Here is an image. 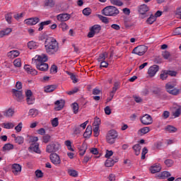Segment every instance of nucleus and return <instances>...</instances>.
<instances>
[{
    "mask_svg": "<svg viewBox=\"0 0 181 181\" xmlns=\"http://www.w3.org/2000/svg\"><path fill=\"white\" fill-rule=\"evenodd\" d=\"M45 50L47 54L49 56H54L57 53H59L60 50V47L59 46V42L56 38L53 37H47L44 42Z\"/></svg>",
    "mask_w": 181,
    "mask_h": 181,
    "instance_id": "nucleus-1",
    "label": "nucleus"
},
{
    "mask_svg": "<svg viewBox=\"0 0 181 181\" xmlns=\"http://www.w3.org/2000/svg\"><path fill=\"white\" fill-rule=\"evenodd\" d=\"M46 62H47V55L46 54L36 55L32 59V64H35L37 70L40 71H47L49 70V64Z\"/></svg>",
    "mask_w": 181,
    "mask_h": 181,
    "instance_id": "nucleus-2",
    "label": "nucleus"
},
{
    "mask_svg": "<svg viewBox=\"0 0 181 181\" xmlns=\"http://www.w3.org/2000/svg\"><path fill=\"white\" fill-rule=\"evenodd\" d=\"M102 13L105 16H117L119 15V10L114 6H108L102 10Z\"/></svg>",
    "mask_w": 181,
    "mask_h": 181,
    "instance_id": "nucleus-3",
    "label": "nucleus"
},
{
    "mask_svg": "<svg viewBox=\"0 0 181 181\" xmlns=\"http://www.w3.org/2000/svg\"><path fill=\"white\" fill-rule=\"evenodd\" d=\"M175 87H176V84L172 83L171 82L165 84V90L169 94H171V95H179L180 94V89Z\"/></svg>",
    "mask_w": 181,
    "mask_h": 181,
    "instance_id": "nucleus-4",
    "label": "nucleus"
},
{
    "mask_svg": "<svg viewBox=\"0 0 181 181\" xmlns=\"http://www.w3.org/2000/svg\"><path fill=\"white\" fill-rule=\"evenodd\" d=\"M117 138H118V133L115 129H112L108 132L106 136V141L107 144L112 145V144H115Z\"/></svg>",
    "mask_w": 181,
    "mask_h": 181,
    "instance_id": "nucleus-5",
    "label": "nucleus"
},
{
    "mask_svg": "<svg viewBox=\"0 0 181 181\" xmlns=\"http://www.w3.org/2000/svg\"><path fill=\"white\" fill-rule=\"evenodd\" d=\"M146 52H148V47L145 45H140L136 47L133 49L132 53H134V54H137L138 56H144Z\"/></svg>",
    "mask_w": 181,
    "mask_h": 181,
    "instance_id": "nucleus-6",
    "label": "nucleus"
},
{
    "mask_svg": "<svg viewBox=\"0 0 181 181\" xmlns=\"http://www.w3.org/2000/svg\"><path fill=\"white\" fill-rule=\"evenodd\" d=\"M60 149V144L59 143H51L48 144L46 148V152L48 153H53L57 152Z\"/></svg>",
    "mask_w": 181,
    "mask_h": 181,
    "instance_id": "nucleus-7",
    "label": "nucleus"
},
{
    "mask_svg": "<svg viewBox=\"0 0 181 181\" xmlns=\"http://www.w3.org/2000/svg\"><path fill=\"white\" fill-rule=\"evenodd\" d=\"M101 31V25H94L90 28V32L88 33V37H94L95 34Z\"/></svg>",
    "mask_w": 181,
    "mask_h": 181,
    "instance_id": "nucleus-8",
    "label": "nucleus"
},
{
    "mask_svg": "<svg viewBox=\"0 0 181 181\" xmlns=\"http://www.w3.org/2000/svg\"><path fill=\"white\" fill-rule=\"evenodd\" d=\"M12 93L15 97V100H16L18 103H22V101H23V98H25V96H23V92L22 90L13 89Z\"/></svg>",
    "mask_w": 181,
    "mask_h": 181,
    "instance_id": "nucleus-9",
    "label": "nucleus"
},
{
    "mask_svg": "<svg viewBox=\"0 0 181 181\" xmlns=\"http://www.w3.org/2000/svg\"><path fill=\"white\" fill-rule=\"evenodd\" d=\"M140 121L143 125H151L153 122L152 117L148 114H146L141 117L140 118Z\"/></svg>",
    "mask_w": 181,
    "mask_h": 181,
    "instance_id": "nucleus-10",
    "label": "nucleus"
},
{
    "mask_svg": "<svg viewBox=\"0 0 181 181\" xmlns=\"http://www.w3.org/2000/svg\"><path fill=\"white\" fill-rule=\"evenodd\" d=\"M49 159L54 165L57 166V165H60L62 163V160H60V156L57 155V153H52L49 155Z\"/></svg>",
    "mask_w": 181,
    "mask_h": 181,
    "instance_id": "nucleus-11",
    "label": "nucleus"
},
{
    "mask_svg": "<svg viewBox=\"0 0 181 181\" xmlns=\"http://www.w3.org/2000/svg\"><path fill=\"white\" fill-rule=\"evenodd\" d=\"M158 71H159V66L153 65L148 68V74L149 77H154Z\"/></svg>",
    "mask_w": 181,
    "mask_h": 181,
    "instance_id": "nucleus-12",
    "label": "nucleus"
},
{
    "mask_svg": "<svg viewBox=\"0 0 181 181\" xmlns=\"http://www.w3.org/2000/svg\"><path fill=\"white\" fill-rule=\"evenodd\" d=\"M11 170L16 176H18L22 172V166L18 163H14L11 166Z\"/></svg>",
    "mask_w": 181,
    "mask_h": 181,
    "instance_id": "nucleus-13",
    "label": "nucleus"
},
{
    "mask_svg": "<svg viewBox=\"0 0 181 181\" xmlns=\"http://www.w3.org/2000/svg\"><path fill=\"white\" fill-rule=\"evenodd\" d=\"M40 19L38 17L30 18L25 20V25H29L30 26H33V25H36L39 23Z\"/></svg>",
    "mask_w": 181,
    "mask_h": 181,
    "instance_id": "nucleus-14",
    "label": "nucleus"
},
{
    "mask_svg": "<svg viewBox=\"0 0 181 181\" xmlns=\"http://www.w3.org/2000/svg\"><path fill=\"white\" fill-rule=\"evenodd\" d=\"M173 112L172 114L175 118H177L178 117H180L181 114V107L180 105H177L176 104H174L173 106Z\"/></svg>",
    "mask_w": 181,
    "mask_h": 181,
    "instance_id": "nucleus-15",
    "label": "nucleus"
},
{
    "mask_svg": "<svg viewBox=\"0 0 181 181\" xmlns=\"http://www.w3.org/2000/svg\"><path fill=\"white\" fill-rule=\"evenodd\" d=\"M24 70H25L28 74H31V76H36L37 74V71L32 68L30 65H25Z\"/></svg>",
    "mask_w": 181,
    "mask_h": 181,
    "instance_id": "nucleus-16",
    "label": "nucleus"
},
{
    "mask_svg": "<svg viewBox=\"0 0 181 181\" xmlns=\"http://www.w3.org/2000/svg\"><path fill=\"white\" fill-rule=\"evenodd\" d=\"M57 21H59L60 22H66V21H69L70 19V14L69 13H61L59 14L57 16Z\"/></svg>",
    "mask_w": 181,
    "mask_h": 181,
    "instance_id": "nucleus-17",
    "label": "nucleus"
},
{
    "mask_svg": "<svg viewBox=\"0 0 181 181\" xmlns=\"http://www.w3.org/2000/svg\"><path fill=\"white\" fill-rule=\"evenodd\" d=\"M150 170L151 173H158L162 170V166L160 164L156 163L153 166L151 167Z\"/></svg>",
    "mask_w": 181,
    "mask_h": 181,
    "instance_id": "nucleus-18",
    "label": "nucleus"
},
{
    "mask_svg": "<svg viewBox=\"0 0 181 181\" xmlns=\"http://www.w3.org/2000/svg\"><path fill=\"white\" fill-rule=\"evenodd\" d=\"M149 7L146 4H141L139 7V12L141 13V15H145L146 12H148Z\"/></svg>",
    "mask_w": 181,
    "mask_h": 181,
    "instance_id": "nucleus-19",
    "label": "nucleus"
},
{
    "mask_svg": "<svg viewBox=\"0 0 181 181\" xmlns=\"http://www.w3.org/2000/svg\"><path fill=\"white\" fill-rule=\"evenodd\" d=\"M92 134H93V127H91V125H88L83 134V136L85 138H90Z\"/></svg>",
    "mask_w": 181,
    "mask_h": 181,
    "instance_id": "nucleus-20",
    "label": "nucleus"
},
{
    "mask_svg": "<svg viewBox=\"0 0 181 181\" xmlns=\"http://www.w3.org/2000/svg\"><path fill=\"white\" fill-rule=\"evenodd\" d=\"M21 53L18 50H12L7 53V57L8 59H15V57H18Z\"/></svg>",
    "mask_w": 181,
    "mask_h": 181,
    "instance_id": "nucleus-21",
    "label": "nucleus"
},
{
    "mask_svg": "<svg viewBox=\"0 0 181 181\" xmlns=\"http://www.w3.org/2000/svg\"><path fill=\"white\" fill-rule=\"evenodd\" d=\"M55 105H57V107L55 108L56 111H60L61 110H63L64 107V100H57L55 102Z\"/></svg>",
    "mask_w": 181,
    "mask_h": 181,
    "instance_id": "nucleus-22",
    "label": "nucleus"
},
{
    "mask_svg": "<svg viewBox=\"0 0 181 181\" xmlns=\"http://www.w3.org/2000/svg\"><path fill=\"white\" fill-rule=\"evenodd\" d=\"M88 145L87 143H83L81 146L78 147L79 151H83V153H79L81 156H84L86 151H87Z\"/></svg>",
    "mask_w": 181,
    "mask_h": 181,
    "instance_id": "nucleus-23",
    "label": "nucleus"
},
{
    "mask_svg": "<svg viewBox=\"0 0 181 181\" xmlns=\"http://www.w3.org/2000/svg\"><path fill=\"white\" fill-rule=\"evenodd\" d=\"M57 88V85H48L45 87V93H53Z\"/></svg>",
    "mask_w": 181,
    "mask_h": 181,
    "instance_id": "nucleus-24",
    "label": "nucleus"
},
{
    "mask_svg": "<svg viewBox=\"0 0 181 181\" xmlns=\"http://www.w3.org/2000/svg\"><path fill=\"white\" fill-rule=\"evenodd\" d=\"M50 23H52V21L51 20H48L46 21H42L39 24V28L38 30L39 32H42V30L44 29L45 26H47V25H50Z\"/></svg>",
    "mask_w": 181,
    "mask_h": 181,
    "instance_id": "nucleus-25",
    "label": "nucleus"
},
{
    "mask_svg": "<svg viewBox=\"0 0 181 181\" xmlns=\"http://www.w3.org/2000/svg\"><path fill=\"white\" fill-rule=\"evenodd\" d=\"M29 149L35 152V153H40V149H39V144L36 143L35 144H33L30 146Z\"/></svg>",
    "mask_w": 181,
    "mask_h": 181,
    "instance_id": "nucleus-26",
    "label": "nucleus"
},
{
    "mask_svg": "<svg viewBox=\"0 0 181 181\" xmlns=\"http://www.w3.org/2000/svg\"><path fill=\"white\" fill-rule=\"evenodd\" d=\"M66 74H68V76H70V78H71V80H72V81L74 84H76V83H78V79L76 76V74H74L69 71H66Z\"/></svg>",
    "mask_w": 181,
    "mask_h": 181,
    "instance_id": "nucleus-27",
    "label": "nucleus"
},
{
    "mask_svg": "<svg viewBox=\"0 0 181 181\" xmlns=\"http://www.w3.org/2000/svg\"><path fill=\"white\" fill-rule=\"evenodd\" d=\"M38 46H39V44L35 41H30L28 43V47L30 50H32L33 49H37Z\"/></svg>",
    "mask_w": 181,
    "mask_h": 181,
    "instance_id": "nucleus-28",
    "label": "nucleus"
},
{
    "mask_svg": "<svg viewBox=\"0 0 181 181\" xmlns=\"http://www.w3.org/2000/svg\"><path fill=\"white\" fill-rule=\"evenodd\" d=\"M133 149L135 152V155H136V156H138V155H139V153H141V145H139V144H135L134 146H133Z\"/></svg>",
    "mask_w": 181,
    "mask_h": 181,
    "instance_id": "nucleus-29",
    "label": "nucleus"
},
{
    "mask_svg": "<svg viewBox=\"0 0 181 181\" xmlns=\"http://www.w3.org/2000/svg\"><path fill=\"white\" fill-rule=\"evenodd\" d=\"M165 129L170 133L176 132L177 131V129L172 125H168Z\"/></svg>",
    "mask_w": 181,
    "mask_h": 181,
    "instance_id": "nucleus-30",
    "label": "nucleus"
},
{
    "mask_svg": "<svg viewBox=\"0 0 181 181\" xmlns=\"http://www.w3.org/2000/svg\"><path fill=\"white\" fill-rule=\"evenodd\" d=\"M156 21V17L154 15L151 14L150 17L146 20V23L148 25H152L154 22Z\"/></svg>",
    "mask_w": 181,
    "mask_h": 181,
    "instance_id": "nucleus-31",
    "label": "nucleus"
},
{
    "mask_svg": "<svg viewBox=\"0 0 181 181\" xmlns=\"http://www.w3.org/2000/svg\"><path fill=\"white\" fill-rule=\"evenodd\" d=\"M3 151L5 152V151H11V149H13V144H6L3 148Z\"/></svg>",
    "mask_w": 181,
    "mask_h": 181,
    "instance_id": "nucleus-32",
    "label": "nucleus"
},
{
    "mask_svg": "<svg viewBox=\"0 0 181 181\" xmlns=\"http://www.w3.org/2000/svg\"><path fill=\"white\" fill-rule=\"evenodd\" d=\"M37 114H39V112H37V110L35 109H30L28 112V115L30 117H32L33 118H35V117H36Z\"/></svg>",
    "mask_w": 181,
    "mask_h": 181,
    "instance_id": "nucleus-33",
    "label": "nucleus"
},
{
    "mask_svg": "<svg viewBox=\"0 0 181 181\" xmlns=\"http://www.w3.org/2000/svg\"><path fill=\"white\" fill-rule=\"evenodd\" d=\"M105 166H106V168H111L112 166H114V161L112 160V158H107L105 161Z\"/></svg>",
    "mask_w": 181,
    "mask_h": 181,
    "instance_id": "nucleus-34",
    "label": "nucleus"
},
{
    "mask_svg": "<svg viewBox=\"0 0 181 181\" xmlns=\"http://www.w3.org/2000/svg\"><path fill=\"white\" fill-rule=\"evenodd\" d=\"M15 114V111L12 108H8L4 113V117H12Z\"/></svg>",
    "mask_w": 181,
    "mask_h": 181,
    "instance_id": "nucleus-35",
    "label": "nucleus"
},
{
    "mask_svg": "<svg viewBox=\"0 0 181 181\" xmlns=\"http://www.w3.org/2000/svg\"><path fill=\"white\" fill-rule=\"evenodd\" d=\"M25 141V139L22 136H18L16 138L15 142L16 144H18V145H22Z\"/></svg>",
    "mask_w": 181,
    "mask_h": 181,
    "instance_id": "nucleus-36",
    "label": "nucleus"
},
{
    "mask_svg": "<svg viewBox=\"0 0 181 181\" xmlns=\"http://www.w3.org/2000/svg\"><path fill=\"white\" fill-rule=\"evenodd\" d=\"M149 131H151V129L149 128V127H145L140 129L139 130V132H140V134H142V135H145V134H148Z\"/></svg>",
    "mask_w": 181,
    "mask_h": 181,
    "instance_id": "nucleus-37",
    "label": "nucleus"
},
{
    "mask_svg": "<svg viewBox=\"0 0 181 181\" xmlns=\"http://www.w3.org/2000/svg\"><path fill=\"white\" fill-rule=\"evenodd\" d=\"M110 3L112 5H115L116 6H122L124 5V3L120 0H110Z\"/></svg>",
    "mask_w": 181,
    "mask_h": 181,
    "instance_id": "nucleus-38",
    "label": "nucleus"
},
{
    "mask_svg": "<svg viewBox=\"0 0 181 181\" xmlns=\"http://www.w3.org/2000/svg\"><path fill=\"white\" fill-rule=\"evenodd\" d=\"M74 114H78V103H74L71 105Z\"/></svg>",
    "mask_w": 181,
    "mask_h": 181,
    "instance_id": "nucleus-39",
    "label": "nucleus"
},
{
    "mask_svg": "<svg viewBox=\"0 0 181 181\" xmlns=\"http://www.w3.org/2000/svg\"><path fill=\"white\" fill-rule=\"evenodd\" d=\"M170 176V173L168 171H163L161 173L160 177V179H166Z\"/></svg>",
    "mask_w": 181,
    "mask_h": 181,
    "instance_id": "nucleus-40",
    "label": "nucleus"
},
{
    "mask_svg": "<svg viewBox=\"0 0 181 181\" xmlns=\"http://www.w3.org/2000/svg\"><path fill=\"white\" fill-rule=\"evenodd\" d=\"M107 57H108V54L107 52H105L99 55L98 60L99 62H104V60H105Z\"/></svg>",
    "mask_w": 181,
    "mask_h": 181,
    "instance_id": "nucleus-41",
    "label": "nucleus"
},
{
    "mask_svg": "<svg viewBox=\"0 0 181 181\" xmlns=\"http://www.w3.org/2000/svg\"><path fill=\"white\" fill-rule=\"evenodd\" d=\"M5 19L6 22L11 25L12 23V13H9L5 15Z\"/></svg>",
    "mask_w": 181,
    "mask_h": 181,
    "instance_id": "nucleus-42",
    "label": "nucleus"
},
{
    "mask_svg": "<svg viewBox=\"0 0 181 181\" xmlns=\"http://www.w3.org/2000/svg\"><path fill=\"white\" fill-rule=\"evenodd\" d=\"M68 173L69 176H72L73 177H77L78 176V173L76 170H69Z\"/></svg>",
    "mask_w": 181,
    "mask_h": 181,
    "instance_id": "nucleus-43",
    "label": "nucleus"
},
{
    "mask_svg": "<svg viewBox=\"0 0 181 181\" xmlns=\"http://www.w3.org/2000/svg\"><path fill=\"white\" fill-rule=\"evenodd\" d=\"M59 28L62 29L63 32H66V30H69V25L64 22H62L59 24Z\"/></svg>",
    "mask_w": 181,
    "mask_h": 181,
    "instance_id": "nucleus-44",
    "label": "nucleus"
},
{
    "mask_svg": "<svg viewBox=\"0 0 181 181\" xmlns=\"http://www.w3.org/2000/svg\"><path fill=\"white\" fill-rule=\"evenodd\" d=\"M13 64L15 67H21L22 66V60L18 58L13 61Z\"/></svg>",
    "mask_w": 181,
    "mask_h": 181,
    "instance_id": "nucleus-45",
    "label": "nucleus"
},
{
    "mask_svg": "<svg viewBox=\"0 0 181 181\" xmlns=\"http://www.w3.org/2000/svg\"><path fill=\"white\" fill-rule=\"evenodd\" d=\"M45 6H50L53 8L54 6V0H45Z\"/></svg>",
    "mask_w": 181,
    "mask_h": 181,
    "instance_id": "nucleus-46",
    "label": "nucleus"
},
{
    "mask_svg": "<svg viewBox=\"0 0 181 181\" xmlns=\"http://www.w3.org/2000/svg\"><path fill=\"white\" fill-rule=\"evenodd\" d=\"M168 71H164L160 74V78L161 80H166L168 78Z\"/></svg>",
    "mask_w": 181,
    "mask_h": 181,
    "instance_id": "nucleus-47",
    "label": "nucleus"
},
{
    "mask_svg": "<svg viewBox=\"0 0 181 181\" xmlns=\"http://www.w3.org/2000/svg\"><path fill=\"white\" fill-rule=\"evenodd\" d=\"M93 128V134L94 136L97 137L98 135H100V127L99 126H94Z\"/></svg>",
    "mask_w": 181,
    "mask_h": 181,
    "instance_id": "nucleus-48",
    "label": "nucleus"
},
{
    "mask_svg": "<svg viewBox=\"0 0 181 181\" xmlns=\"http://www.w3.org/2000/svg\"><path fill=\"white\" fill-rule=\"evenodd\" d=\"M26 101L28 105H32V104H35V98L33 96L26 98Z\"/></svg>",
    "mask_w": 181,
    "mask_h": 181,
    "instance_id": "nucleus-49",
    "label": "nucleus"
},
{
    "mask_svg": "<svg viewBox=\"0 0 181 181\" xmlns=\"http://www.w3.org/2000/svg\"><path fill=\"white\" fill-rule=\"evenodd\" d=\"M35 175L36 177H37L38 179L43 177V172H42L41 170H35Z\"/></svg>",
    "mask_w": 181,
    "mask_h": 181,
    "instance_id": "nucleus-50",
    "label": "nucleus"
},
{
    "mask_svg": "<svg viewBox=\"0 0 181 181\" xmlns=\"http://www.w3.org/2000/svg\"><path fill=\"white\" fill-rule=\"evenodd\" d=\"M83 13L85 16H90L91 15V8H86L83 10Z\"/></svg>",
    "mask_w": 181,
    "mask_h": 181,
    "instance_id": "nucleus-51",
    "label": "nucleus"
},
{
    "mask_svg": "<svg viewBox=\"0 0 181 181\" xmlns=\"http://www.w3.org/2000/svg\"><path fill=\"white\" fill-rule=\"evenodd\" d=\"M165 165L168 167V168H170L172 166H173V161L172 159H167L164 161Z\"/></svg>",
    "mask_w": 181,
    "mask_h": 181,
    "instance_id": "nucleus-52",
    "label": "nucleus"
},
{
    "mask_svg": "<svg viewBox=\"0 0 181 181\" xmlns=\"http://www.w3.org/2000/svg\"><path fill=\"white\" fill-rule=\"evenodd\" d=\"M52 125L54 128L59 126V119L57 117H55L52 120Z\"/></svg>",
    "mask_w": 181,
    "mask_h": 181,
    "instance_id": "nucleus-53",
    "label": "nucleus"
},
{
    "mask_svg": "<svg viewBox=\"0 0 181 181\" xmlns=\"http://www.w3.org/2000/svg\"><path fill=\"white\" fill-rule=\"evenodd\" d=\"M99 19L103 23H108L110 21H108V18L103 16L101 15H98Z\"/></svg>",
    "mask_w": 181,
    "mask_h": 181,
    "instance_id": "nucleus-54",
    "label": "nucleus"
},
{
    "mask_svg": "<svg viewBox=\"0 0 181 181\" xmlns=\"http://www.w3.org/2000/svg\"><path fill=\"white\" fill-rule=\"evenodd\" d=\"M3 125L4 126V128H6V129H11L13 128V127H15L13 123H4Z\"/></svg>",
    "mask_w": 181,
    "mask_h": 181,
    "instance_id": "nucleus-55",
    "label": "nucleus"
},
{
    "mask_svg": "<svg viewBox=\"0 0 181 181\" xmlns=\"http://www.w3.org/2000/svg\"><path fill=\"white\" fill-rule=\"evenodd\" d=\"M170 116V112H169V111L165 110L163 112L162 117L163 119H168V118H169Z\"/></svg>",
    "mask_w": 181,
    "mask_h": 181,
    "instance_id": "nucleus-56",
    "label": "nucleus"
},
{
    "mask_svg": "<svg viewBox=\"0 0 181 181\" xmlns=\"http://www.w3.org/2000/svg\"><path fill=\"white\" fill-rule=\"evenodd\" d=\"M119 88V82H115L114 86L112 88V92L117 93V90Z\"/></svg>",
    "mask_w": 181,
    "mask_h": 181,
    "instance_id": "nucleus-57",
    "label": "nucleus"
},
{
    "mask_svg": "<svg viewBox=\"0 0 181 181\" xmlns=\"http://www.w3.org/2000/svg\"><path fill=\"white\" fill-rule=\"evenodd\" d=\"M50 135L49 134H45L44 136H43V142L45 144H47L48 142H50Z\"/></svg>",
    "mask_w": 181,
    "mask_h": 181,
    "instance_id": "nucleus-58",
    "label": "nucleus"
},
{
    "mask_svg": "<svg viewBox=\"0 0 181 181\" xmlns=\"http://www.w3.org/2000/svg\"><path fill=\"white\" fill-rule=\"evenodd\" d=\"M146 153H148V148L144 147L141 153V159H145Z\"/></svg>",
    "mask_w": 181,
    "mask_h": 181,
    "instance_id": "nucleus-59",
    "label": "nucleus"
},
{
    "mask_svg": "<svg viewBox=\"0 0 181 181\" xmlns=\"http://www.w3.org/2000/svg\"><path fill=\"white\" fill-rule=\"evenodd\" d=\"M101 125V119L100 118L96 117L95 122H93L94 127H100Z\"/></svg>",
    "mask_w": 181,
    "mask_h": 181,
    "instance_id": "nucleus-60",
    "label": "nucleus"
},
{
    "mask_svg": "<svg viewBox=\"0 0 181 181\" xmlns=\"http://www.w3.org/2000/svg\"><path fill=\"white\" fill-rule=\"evenodd\" d=\"M162 55L164 59L167 60L168 59H169V57H170V52H169L168 51H165L163 52Z\"/></svg>",
    "mask_w": 181,
    "mask_h": 181,
    "instance_id": "nucleus-61",
    "label": "nucleus"
},
{
    "mask_svg": "<svg viewBox=\"0 0 181 181\" xmlns=\"http://www.w3.org/2000/svg\"><path fill=\"white\" fill-rule=\"evenodd\" d=\"M15 129L17 132L22 131V122H20L16 127Z\"/></svg>",
    "mask_w": 181,
    "mask_h": 181,
    "instance_id": "nucleus-62",
    "label": "nucleus"
},
{
    "mask_svg": "<svg viewBox=\"0 0 181 181\" xmlns=\"http://www.w3.org/2000/svg\"><path fill=\"white\" fill-rule=\"evenodd\" d=\"M174 35H181V27L175 28V30H174Z\"/></svg>",
    "mask_w": 181,
    "mask_h": 181,
    "instance_id": "nucleus-63",
    "label": "nucleus"
},
{
    "mask_svg": "<svg viewBox=\"0 0 181 181\" xmlns=\"http://www.w3.org/2000/svg\"><path fill=\"white\" fill-rule=\"evenodd\" d=\"M108 180L109 181H115V175L110 174V175L108 176Z\"/></svg>",
    "mask_w": 181,
    "mask_h": 181,
    "instance_id": "nucleus-64",
    "label": "nucleus"
}]
</instances>
